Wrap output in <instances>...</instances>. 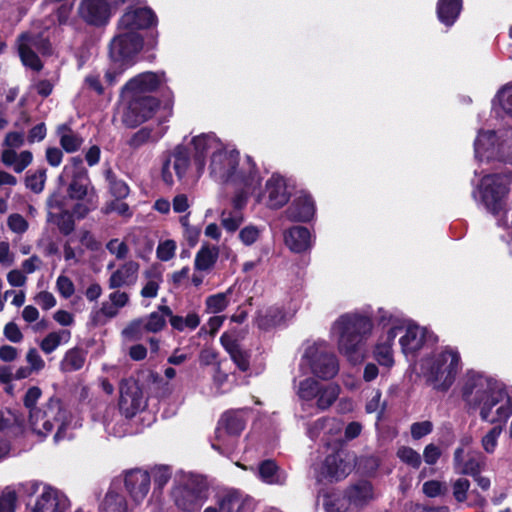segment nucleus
Here are the masks:
<instances>
[{
  "label": "nucleus",
  "mask_w": 512,
  "mask_h": 512,
  "mask_svg": "<svg viewBox=\"0 0 512 512\" xmlns=\"http://www.w3.org/2000/svg\"><path fill=\"white\" fill-rule=\"evenodd\" d=\"M502 384L476 371H468L462 387L463 400L472 408H480Z\"/></svg>",
  "instance_id": "nucleus-10"
},
{
  "label": "nucleus",
  "mask_w": 512,
  "mask_h": 512,
  "mask_svg": "<svg viewBox=\"0 0 512 512\" xmlns=\"http://www.w3.org/2000/svg\"><path fill=\"white\" fill-rule=\"evenodd\" d=\"M166 317L168 316L158 309L150 313L147 317L142 318L146 332L157 333L163 330L166 326Z\"/></svg>",
  "instance_id": "nucleus-52"
},
{
  "label": "nucleus",
  "mask_w": 512,
  "mask_h": 512,
  "mask_svg": "<svg viewBox=\"0 0 512 512\" xmlns=\"http://www.w3.org/2000/svg\"><path fill=\"white\" fill-rule=\"evenodd\" d=\"M469 489L470 481L466 478H458L452 483L453 496L459 503L467 500Z\"/></svg>",
  "instance_id": "nucleus-58"
},
{
  "label": "nucleus",
  "mask_w": 512,
  "mask_h": 512,
  "mask_svg": "<svg viewBox=\"0 0 512 512\" xmlns=\"http://www.w3.org/2000/svg\"><path fill=\"white\" fill-rule=\"evenodd\" d=\"M372 328L373 323L368 315L356 312L340 316L333 324V331L338 335L339 351L350 361L359 360L361 347Z\"/></svg>",
  "instance_id": "nucleus-2"
},
{
  "label": "nucleus",
  "mask_w": 512,
  "mask_h": 512,
  "mask_svg": "<svg viewBox=\"0 0 512 512\" xmlns=\"http://www.w3.org/2000/svg\"><path fill=\"white\" fill-rule=\"evenodd\" d=\"M143 47V37L139 33L118 29L109 44V56L112 62L126 63Z\"/></svg>",
  "instance_id": "nucleus-14"
},
{
  "label": "nucleus",
  "mask_w": 512,
  "mask_h": 512,
  "mask_svg": "<svg viewBox=\"0 0 512 512\" xmlns=\"http://www.w3.org/2000/svg\"><path fill=\"white\" fill-rule=\"evenodd\" d=\"M464 448L458 447L454 451L453 464L459 474L474 476L481 472L485 466V458L480 452L469 454L466 461L463 459Z\"/></svg>",
  "instance_id": "nucleus-23"
},
{
  "label": "nucleus",
  "mask_w": 512,
  "mask_h": 512,
  "mask_svg": "<svg viewBox=\"0 0 512 512\" xmlns=\"http://www.w3.org/2000/svg\"><path fill=\"white\" fill-rule=\"evenodd\" d=\"M498 101L503 110L512 115V85L505 86L497 94Z\"/></svg>",
  "instance_id": "nucleus-64"
},
{
  "label": "nucleus",
  "mask_w": 512,
  "mask_h": 512,
  "mask_svg": "<svg viewBox=\"0 0 512 512\" xmlns=\"http://www.w3.org/2000/svg\"><path fill=\"white\" fill-rule=\"evenodd\" d=\"M267 205L270 208L278 209L284 206L289 200V193L284 179L273 175L266 183Z\"/></svg>",
  "instance_id": "nucleus-25"
},
{
  "label": "nucleus",
  "mask_w": 512,
  "mask_h": 512,
  "mask_svg": "<svg viewBox=\"0 0 512 512\" xmlns=\"http://www.w3.org/2000/svg\"><path fill=\"white\" fill-rule=\"evenodd\" d=\"M220 340L239 370L242 372L248 371L250 367V354L248 351L242 349L236 341H227L225 335H222Z\"/></svg>",
  "instance_id": "nucleus-34"
},
{
  "label": "nucleus",
  "mask_w": 512,
  "mask_h": 512,
  "mask_svg": "<svg viewBox=\"0 0 512 512\" xmlns=\"http://www.w3.org/2000/svg\"><path fill=\"white\" fill-rule=\"evenodd\" d=\"M340 386L335 383H329L326 385L320 384L317 396L315 398L316 400V407L321 410H327L330 408L334 402L337 400L339 394H340Z\"/></svg>",
  "instance_id": "nucleus-38"
},
{
  "label": "nucleus",
  "mask_w": 512,
  "mask_h": 512,
  "mask_svg": "<svg viewBox=\"0 0 512 512\" xmlns=\"http://www.w3.org/2000/svg\"><path fill=\"white\" fill-rule=\"evenodd\" d=\"M69 417V412L63 407L61 401L50 398L39 410H34L31 413L29 423L34 432L43 436L56 428L54 441L59 442L65 438Z\"/></svg>",
  "instance_id": "nucleus-3"
},
{
  "label": "nucleus",
  "mask_w": 512,
  "mask_h": 512,
  "mask_svg": "<svg viewBox=\"0 0 512 512\" xmlns=\"http://www.w3.org/2000/svg\"><path fill=\"white\" fill-rule=\"evenodd\" d=\"M377 325L387 328L384 336H381L374 349V357L377 362L385 367L394 364L392 344L397 334L403 329L404 317L399 313H392L383 308L378 310Z\"/></svg>",
  "instance_id": "nucleus-7"
},
{
  "label": "nucleus",
  "mask_w": 512,
  "mask_h": 512,
  "mask_svg": "<svg viewBox=\"0 0 512 512\" xmlns=\"http://www.w3.org/2000/svg\"><path fill=\"white\" fill-rule=\"evenodd\" d=\"M104 176L108 182L109 192L116 200L124 199L129 195L128 185L119 179L111 168L104 171Z\"/></svg>",
  "instance_id": "nucleus-43"
},
{
  "label": "nucleus",
  "mask_w": 512,
  "mask_h": 512,
  "mask_svg": "<svg viewBox=\"0 0 512 512\" xmlns=\"http://www.w3.org/2000/svg\"><path fill=\"white\" fill-rule=\"evenodd\" d=\"M502 432L503 424H497L483 435L481 438V446L486 453L492 454L495 452L498 445V439Z\"/></svg>",
  "instance_id": "nucleus-50"
},
{
  "label": "nucleus",
  "mask_w": 512,
  "mask_h": 512,
  "mask_svg": "<svg viewBox=\"0 0 512 512\" xmlns=\"http://www.w3.org/2000/svg\"><path fill=\"white\" fill-rule=\"evenodd\" d=\"M68 507L69 500L63 493L52 487H45L32 512H65Z\"/></svg>",
  "instance_id": "nucleus-21"
},
{
  "label": "nucleus",
  "mask_w": 512,
  "mask_h": 512,
  "mask_svg": "<svg viewBox=\"0 0 512 512\" xmlns=\"http://www.w3.org/2000/svg\"><path fill=\"white\" fill-rule=\"evenodd\" d=\"M345 497L348 503H353L357 506L363 505L372 498V486L368 482H360L350 487Z\"/></svg>",
  "instance_id": "nucleus-41"
},
{
  "label": "nucleus",
  "mask_w": 512,
  "mask_h": 512,
  "mask_svg": "<svg viewBox=\"0 0 512 512\" xmlns=\"http://www.w3.org/2000/svg\"><path fill=\"white\" fill-rule=\"evenodd\" d=\"M146 328L142 318L131 321L122 331V335L133 341L140 340L143 337Z\"/></svg>",
  "instance_id": "nucleus-57"
},
{
  "label": "nucleus",
  "mask_w": 512,
  "mask_h": 512,
  "mask_svg": "<svg viewBox=\"0 0 512 512\" xmlns=\"http://www.w3.org/2000/svg\"><path fill=\"white\" fill-rule=\"evenodd\" d=\"M156 15L150 8H136L126 11L118 22V29L139 33L156 23Z\"/></svg>",
  "instance_id": "nucleus-18"
},
{
  "label": "nucleus",
  "mask_w": 512,
  "mask_h": 512,
  "mask_svg": "<svg viewBox=\"0 0 512 512\" xmlns=\"http://www.w3.org/2000/svg\"><path fill=\"white\" fill-rule=\"evenodd\" d=\"M222 227L229 233H234L244 221L243 213L239 210H223L220 215Z\"/></svg>",
  "instance_id": "nucleus-47"
},
{
  "label": "nucleus",
  "mask_w": 512,
  "mask_h": 512,
  "mask_svg": "<svg viewBox=\"0 0 512 512\" xmlns=\"http://www.w3.org/2000/svg\"><path fill=\"white\" fill-rule=\"evenodd\" d=\"M159 310L169 317L170 325L173 329L183 332L194 330L200 325V316L196 312H190L185 317L173 315L172 310L166 305H160Z\"/></svg>",
  "instance_id": "nucleus-32"
},
{
  "label": "nucleus",
  "mask_w": 512,
  "mask_h": 512,
  "mask_svg": "<svg viewBox=\"0 0 512 512\" xmlns=\"http://www.w3.org/2000/svg\"><path fill=\"white\" fill-rule=\"evenodd\" d=\"M352 470L351 463L347 460V455L340 450L328 455L322 466L318 480L327 479L330 481H339L345 478Z\"/></svg>",
  "instance_id": "nucleus-17"
},
{
  "label": "nucleus",
  "mask_w": 512,
  "mask_h": 512,
  "mask_svg": "<svg viewBox=\"0 0 512 512\" xmlns=\"http://www.w3.org/2000/svg\"><path fill=\"white\" fill-rule=\"evenodd\" d=\"M315 213L314 201L309 195H300L295 198L286 210L287 217L292 221H309Z\"/></svg>",
  "instance_id": "nucleus-29"
},
{
  "label": "nucleus",
  "mask_w": 512,
  "mask_h": 512,
  "mask_svg": "<svg viewBox=\"0 0 512 512\" xmlns=\"http://www.w3.org/2000/svg\"><path fill=\"white\" fill-rule=\"evenodd\" d=\"M192 143L195 150V161L199 170L204 168V158L206 154H213L214 152L222 149V144L214 134H202L200 136H196L193 138Z\"/></svg>",
  "instance_id": "nucleus-28"
},
{
  "label": "nucleus",
  "mask_w": 512,
  "mask_h": 512,
  "mask_svg": "<svg viewBox=\"0 0 512 512\" xmlns=\"http://www.w3.org/2000/svg\"><path fill=\"white\" fill-rule=\"evenodd\" d=\"M119 391V409L126 418L130 419L144 409L146 402L142 390L135 379L127 378L121 380Z\"/></svg>",
  "instance_id": "nucleus-16"
},
{
  "label": "nucleus",
  "mask_w": 512,
  "mask_h": 512,
  "mask_svg": "<svg viewBox=\"0 0 512 512\" xmlns=\"http://www.w3.org/2000/svg\"><path fill=\"white\" fill-rule=\"evenodd\" d=\"M50 218L57 225L59 231L67 236L71 234L75 228L73 215L68 211H62L58 214H49Z\"/></svg>",
  "instance_id": "nucleus-51"
},
{
  "label": "nucleus",
  "mask_w": 512,
  "mask_h": 512,
  "mask_svg": "<svg viewBox=\"0 0 512 512\" xmlns=\"http://www.w3.org/2000/svg\"><path fill=\"white\" fill-rule=\"evenodd\" d=\"M164 135L162 129L154 130L148 126L136 131L127 141V145L132 149H138L141 146L159 141Z\"/></svg>",
  "instance_id": "nucleus-40"
},
{
  "label": "nucleus",
  "mask_w": 512,
  "mask_h": 512,
  "mask_svg": "<svg viewBox=\"0 0 512 512\" xmlns=\"http://www.w3.org/2000/svg\"><path fill=\"white\" fill-rule=\"evenodd\" d=\"M100 512H128V502L119 484L111 483L99 504Z\"/></svg>",
  "instance_id": "nucleus-26"
},
{
  "label": "nucleus",
  "mask_w": 512,
  "mask_h": 512,
  "mask_svg": "<svg viewBox=\"0 0 512 512\" xmlns=\"http://www.w3.org/2000/svg\"><path fill=\"white\" fill-rule=\"evenodd\" d=\"M18 51L24 66L37 72L43 68L41 60L29 44L23 41H19Z\"/></svg>",
  "instance_id": "nucleus-45"
},
{
  "label": "nucleus",
  "mask_w": 512,
  "mask_h": 512,
  "mask_svg": "<svg viewBox=\"0 0 512 512\" xmlns=\"http://www.w3.org/2000/svg\"><path fill=\"white\" fill-rule=\"evenodd\" d=\"M462 9V0H438L437 15L439 20L451 26L458 18Z\"/></svg>",
  "instance_id": "nucleus-35"
},
{
  "label": "nucleus",
  "mask_w": 512,
  "mask_h": 512,
  "mask_svg": "<svg viewBox=\"0 0 512 512\" xmlns=\"http://www.w3.org/2000/svg\"><path fill=\"white\" fill-rule=\"evenodd\" d=\"M160 106V101L151 95L130 96L122 114V122L129 128L137 127L150 119Z\"/></svg>",
  "instance_id": "nucleus-12"
},
{
  "label": "nucleus",
  "mask_w": 512,
  "mask_h": 512,
  "mask_svg": "<svg viewBox=\"0 0 512 512\" xmlns=\"http://www.w3.org/2000/svg\"><path fill=\"white\" fill-rule=\"evenodd\" d=\"M397 457L406 465L413 469H418L421 466V455L409 446H401L396 453Z\"/></svg>",
  "instance_id": "nucleus-53"
},
{
  "label": "nucleus",
  "mask_w": 512,
  "mask_h": 512,
  "mask_svg": "<svg viewBox=\"0 0 512 512\" xmlns=\"http://www.w3.org/2000/svg\"><path fill=\"white\" fill-rule=\"evenodd\" d=\"M41 395L42 391L37 386H32L26 391L23 397V403L24 406L29 410V416L34 410H39V408L36 407V403L41 397Z\"/></svg>",
  "instance_id": "nucleus-62"
},
{
  "label": "nucleus",
  "mask_w": 512,
  "mask_h": 512,
  "mask_svg": "<svg viewBox=\"0 0 512 512\" xmlns=\"http://www.w3.org/2000/svg\"><path fill=\"white\" fill-rule=\"evenodd\" d=\"M219 257V248L216 246H202L196 253L194 267L198 271H210Z\"/></svg>",
  "instance_id": "nucleus-39"
},
{
  "label": "nucleus",
  "mask_w": 512,
  "mask_h": 512,
  "mask_svg": "<svg viewBox=\"0 0 512 512\" xmlns=\"http://www.w3.org/2000/svg\"><path fill=\"white\" fill-rule=\"evenodd\" d=\"M246 422L243 410L224 412L218 421L212 448L222 455L232 453L237 446L238 438L244 430Z\"/></svg>",
  "instance_id": "nucleus-5"
},
{
  "label": "nucleus",
  "mask_w": 512,
  "mask_h": 512,
  "mask_svg": "<svg viewBox=\"0 0 512 512\" xmlns=\"http://www.w3.org/2000/svg\"><path fill=\"white\" fill-rule=\"evenodd\" d=\"M320 384L315 378H305L297 385L296 394L301 401L310 403L315 400Z\"/></svg>",
  "instance_id": "nucleus-44"
},
{
  "label": "nucleus",
  "mask_w": 512,
  "mask_h": 512,
  "mask_svg": "<svg viewBox=\"0 0 512 512\" xmlns=\"http://www.w3.org/2000/svg\"><path fill=\"white\" fill-rule=\"evenodd\" d=\"M404 321L405 324L401 331L405 330V334L399 342L405 354L413 353L419 350L424 343V330L417 325L409 324L405 318Z\"/></svg>",
  "instance_id": "nucleus-30"
},
{
  "label": "nucleus",
  "mask_w": 512,
  "mask_h": 512,
  "mask_svg": "<svg viewBox=\"0 0 512 512\" xmlns=\"http://www.w3.org/2000/svg\"><path fill=\"white\" fill-rule=\"evenodd\" d=\"M231 292L232 289L229 288L226 292L208 296L205 300L206 310L213 314L224 311L229 304L228 296Z\"/></svg>",
  "instance_id": "nucleus-48"
},
{
  "label": "nucleus",
  "mask_w": 512,
  "mask_h": 512,
  "mask_svg": "<svg viewBox=\"0 0 512 512\" xmlns=\"http://www.w3.org/2000/svg\"><path fill=\"white\" fill-rule=\"evenodd\" d=\"M86 361V353L80 348H72L65 353L61 361V369L64 372L80 370Z\"/></svg>",
  "instance_id": "nucleus-42"
},
{
  "label": "nucleus",
  "mask_w": 512,
  "mask_h": 512,
  "mask_svg": "<svg viewBox=\"0 0 512 512\" xmlns=\"http://www.w3.org/2000/svg\"><path fill=\"white\" fill-rule=\"evenodd\" d=\"M176 243L174 240H165L160 242L156 254L157 258L161 261H169L175 256Z\"/></svg>",
  "instance_id": "nucleus-59"
},
{
  "label": "nucleus",
  "mask_w": 512,
  "mask_h": 512,
  "mask_svg": "<svg viewBox=\"0 0 512 512\" xmlns=\"http://www.w3.org/2000/svg\"><path fill=\"white\" fill-rule=\"evenodd\" d=\"M161 83V76L154 72H144L130 79L122 88L123 93L130 96L148 95L155 91Z\"/></svg>",
  "instance_id": "nucleus-22"
},
{
  "label": "nucleus",
  "mask_w": 512,
  "mask_h": 512,
  "mask_svg": "<svg viewBox=\"0 0 512 512\" xmlns=\"http://www.w3.org/2000/svg\"><path fill=\"white\" fill-rule=\"evenodd\" d=\"M258 474L260 479L269 485H284L287 480V473L271 459L259 463Z\"/></svg>",
  "instance_id": "nucleus-31"
},
{
  "label": "nucleus",
  "mask_w": 512,
  "mask_h": 512,
  "mask_svg": "<svg viewBox=\"0 0 512 512\" xmlns=\"http://www.w3.org/2000/svg\"><path fill=\"white\" fill-rule=\"evenodd\" d=\"M286 246L295 253H302L312 247L310 231L303 226H294L284 233Z\"/></svg>",
  "instance_id": "nucleus-27"
},
{
  "label": "nucleus",
  "mask_w": 512,
  "mask_h": 512,
  "mask_svg": "<svg viewBox=\"0 0 512 512\" xmlns=\"http://www.w3.org/2000/svg\"><path fill=\"white\" fill-rule=\"evenodd\" d=\"M78 14L87 24L102 26L110 18V6L106 0H81Z\"/></svg>",
  "instance_id": "nucleus-19"
},
{
  "label": "nucleus",
  "mask_w": 512,
  "mask_h": 512,
  "mask_svg": "<svg viewBox=\"0 0 512 512\" xmlns=\"http://www.w3.org/2000/svg\"><path fill=\"white\" fill-rule=\"evenodd\" d=\"M7 225L8 228L16 233V234H23L28 230L29 224L26 221V219L18 213H13L9 215L7 219Z\"/></svg>",
  "instance_id": "nucleus-60"
},
{
  "label": "nucleus",
  "mask_w": 512,
  "mask_h": 512,
  "mask_svg": "<svg viewBox=\"0 0 512 512\" xmlns=\"http://www.w3.org/2000/svg\"><path fill=\"white\" fill-rule=\"evenodd\" d=\"M511 414L512 398L503 385L492 392L480 409V418L491 424H504Z\"/></svg>",
  "instance_id": "nucleus-13"
},
{
  "label": "nucleus",
  "mask_w": 512,
  "mask_h": 512,
  "mask_svg": "<svg viewBox=\"0 0 512 512\" xmlns=\"http://www.w3.org/2000/svg\"><path fill=\"white\" fill-rule=\"evenodd\" d=\"M302 364L311 374L322 380L334 378L339 371V362L329 345L322 341L308 346L302 356Z\"/></svg>",
  "instance_id": "nucleus-9"
},
{
  "label": "nucleus",
  "mask_w": 512,
  "mask_h": 512,
  "mask_svg": "<svg viewBox=\"0 0 512 512\" xmlns=\"http://www.w3.org/2000/svg\"><path fill=\"white\" fill-rule=\"evenodd\" d=\"M433 431V423L429 420L415 422L410 427L411 437L419 440Z\"/></svg>",
  "instance_id": "nucleus-63"
},
{
  "label": "nucleus",
  "mask_w": 512,
  "mask_h": 512,
  "mask_svg": "<svg viewBox=\"0 0 512 512\" xmlns=\"http://www.w3.org/2000/svg\"><path fill=\"white\" fill-rule=\"evenodd\" d=\"M151 476L146 470L132 469L125 473L124 484L132 500L139 504L150 490Z\"/></svg>",
  "instance_id": "nucleus-20"
},
{
  "label": "nucleus",
  "mask_w": 512,
  "mask_h": 512,
  "mask_svg": "<svg viewBox=\"0 0 512 512\" xmlns=\"http://www.w3.org/2000/svg\"><path fill=\"white\" fill-rule=\"evenodd\" d=\"M46 180V170L39 169L34 173L28 172L25 178V184L28 189L34 193H40L44 189Z\"/></svg>",
  "instance_id": "nucleus-55"
},
{
  "label": "nucleus",
  "mask_w": 512,
  "mask_h": 512,
  "mask_svg": "<svg viewBox=\"0 0 512 512\" xmlns=\"http://www.w3.org/2000/svg\"><path fill=\"white\" fill-rule=\"evenodd\" d=\"M207 484L199 476H187L171 491L175 506L183 512H198L207 500Z\"/></svg>",
  "instance_id": "nucleus-6"
},
{
  "label": "nucleus",
  "mask_w": 512,
  "mask_h": 512,
  "mask_svg": "<svg viewBox=\"0 0 512 512\" xmlns=\"http://www.w3.org/2000/svg\"><path fill=\"white\" fill-rule=\"evenodd\" d=\"M171 165L179 178H182L190 163L189 154L185 148L177 147L171 158Z\"/></svg>",
  "instance_id": "nucleus-49"
},
{
  "label": "nucleus",
  "mask_w": 512,
  "mask_h": 512,
  "mask_svg": "<svg viewBox=\"0 0 512 512\" xmlns=\"http://www.w3.org/2000/svg\"><path fill=\"white\" fill-rule=\"evenodd\" d=\"M16 501V492L5 489L0 495V512H15Z\"/></svg>",
  "instance_id": "nucleus-61"
},
{
  "label": "nucleus",
  "mask_w": 512,
  "mask_h": 512,
  "mask_svg": "<svg viewBox=\"0 0 512 512\" xmlns=\"http://www.w3.org/2000/svg\"><path fill=\"white\" fill-rule=\"evenodd\" d=\"M240 154L236 150L222 148L211 155L210 176L220 183H231L243 188H255L260 184V176L252 157L246 156L239 167Z\"/></svg>",
  "instance_id": "nucleus-1"
},
{
  "label": "nucleus",
  "mask_w": 512,
  "mask_h": 512,
  "mask_svg": "<svg viewBox=\"0 0 512 512\" xmlns=\"http://www.w3.org/2000/svg\"><path fill=\"white\" fill-rule=\"evenodd\" d=\"M507 178L506 174H487L482 177L478 186L481 202L493 214L504 207V199L508 193Z\"/></svg>",
  "instance_id": "nucleus-11"
},
{
  "label": "nucleus",
  "mask_w": 512,
  "mask_h": 512,
  "mask_svg": "<svg viewBox=\"0 0 512 512\" xmlns=\"http://www.w3.org/2000/svg\"><path fill=\"white\" fill-rule=\"evenodd\" d=\"M475 156L488 161L512 164V129H507L498 138L494 131L480 132L474 142Z\"/></svg>",
  "instance_id": "nucleus-8"
},
{
  "label": "nucleus",
  "mask_w": 512,
  "mask_h": 512,
  "mask_svg": "<svg viewBox=\"0 0 512 512\" xmlns=\"http://www.w3.org/2000/svg\"><path fill=\"white\" fill-rule=\"evenodd\" d=\"M285 318L284 311L279 306H270L257 312L256 323L259 329L268 331L280 325Z\"/></svg>",
  "instance_id": "nucleus-33"
},
{
  "label": "nucleus",
  "mask_w": 512,
  "mask_h": 512,
  "mask_svg": "<svg viewBox=\"0 0 512 512\" xmlns=\"http://www.w3.org/2000/svg\"><path fill=\"white\" fill-rule=\"evenodd\" d=\"M323 505L326 512H345L348 508L346 497L340 495H326Z\"/></svg>",
  "instance_id": "nucleus-56"
},
{
  "label": "nucleus",
  "mask_w": 512,
  "mask_h": 512,
  "mask_svg": "<svg viewBox=\"0 0 512 512\" xmlns=\"http://www.w3.org/2000/svg\"><path fill=\"white\" fill-rule=\"evenodd\" d=\"M219 512H242L246 505L243 495L231 490L218 497Z\"/></svg>",
  "instance_id": "nucleus-37"
},
{
  "label": "nucleus",
  "mask_w": 512,
  "mask_h": 512,
  "mask_svg": "<svg viewBox=\"0 0 512 512\" xmlns=\"http://www.w3.org/2000/svg\"><path fill=\"white\" fill-rule=\"evenodd\" d=\"M18 41L26 42L34 50L36 49L43 55H49L51 53V44L48 39L43 38L41 35L29 36L22 34Z\"/></svg>",
  "instance_id": "nucleus-54"
},
{
  "label": "nucleus",
  "mask_w": 512,
  "mask_h": 512,
  "mask_svg": "<svg viewBox=\"0 0 512 512\" xmlns=\"http://www.w3.org/2000/svg\"><path fill=\"white\" fill-rule=\"evenodd\" d=\"M69 338L70 332L67 330L51 332L41 341L40 348L45 354H50L57 349L62 341L67 342Z\"/></svg>",
  "instance_id": "nucleus-46"
},
{
  "label": "nucleus",
  "mask_w": 512,
  "mask_h": 512,
  "mask_svg": "<svg viewBox=\"0 0 512 512\" xmlns=\"http://www.w3.org/2000/svg\"><path fill=\"white\" fill-rule=\"evenodd\" d=\"M461 369V358L457 350L446 348L435 354L426 373L427 382L436 390L447 391L455 382Z\"/></svg>",
  "instance_id": "nucleus-4"
},
{
  "label": "nucleus",
  "mask_w": 512,
  "mask_h": 512,
  "mask_svg": "<svg viewBox=\"0 0 512 512\" xmlns=\"http://www.w3.org/2000/svg\"><path fill=\"white\" fill-rule=\"evenodd\" d=\"M139 264L135 261H127L114 271L109 280L110 289H117L124 286H132L137 282Z\"/></svg>",
  "instance_id": "nucleus-24"
},
{
  "label": "nucleus",
  "mask_w": 512,
  "mask_h": 512,
  "mask_svg": "<svg viewBox=\"0 0 512 512\" xmlns=\"http://www.w3.org/2000/svg\"><path fill=\"white\" fill-rule=\"evenodd\" d=\"M57 135L62 149L67 153L76 152L83 144V138L75 133L67 124L58 126Z\"/></svg>",
  "instance_id": "nucleus-36"
},
{
  "label": "nucleus",
  "mask_w": 512,
  "mask_h": 512,
  "mask_svg": "<svg viewBox=\"0 0 512 512\" xmlns=\"http://www.w3.org/2000/svg\"><path fill=\"white\" fill-rule=\"evenodd\" d=\"M62 177L71 179L68 186V195L71 199L81 200L87 195L90 179L80 156L72 157L64 166Z\"/></svg>",
  "instance_id": "nucleus-15"
}]
</instances>
